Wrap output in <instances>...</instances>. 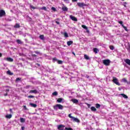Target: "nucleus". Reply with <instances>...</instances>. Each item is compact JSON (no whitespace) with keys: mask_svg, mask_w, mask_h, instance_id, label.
<instances>
[{"mask_svg":"<svg viewBox=\"0 0 130 130\" xmlns=\"http://www.w3.org/2000/svg\"><path fill=\"white\" fill-rule=\"evenodd\" d=\"M57 128L58 130H73V128H71V127H66L64 128V125H62V124H60L59 125H58L57 126Z\"/></svg>","mask_w":130,"mask_h":130,"instance_id":"f257e3e1","label":"nucleus"},{"mask_svg":"<svg viewBox=\"0 0 130 130\" xmlns=\"http://www.w3.org/2000/svg\"><path fill=\"white\" fill-rule=\"evenodd\" d=\"M53 109H54V110H57V109L62 110V109H63V106L60 104H56V105L53 106Z\"/></svg>","mask_w":130,"mask_h":130,"instance_id":"f03ea898","label":"nucleus"},{"mask_svg":"<svg viewBox=\"0 0 130 130\" xmlns=\"http://www.w3.org/2000/svg\"><path fill=\"white\" fill-rule=\"evenodd\" d=\"M113 82L114 83V84H116V85H117V86H120V83L119 82H118V79L116 78L115 77H113Z\"/></svg>","mask_w":130,"mask_h":130,"instance_id":"7ed1b4c3","label":"nucleus"},{"mask_svg":"<svg viewBox=\"0 0 130 130\" xmlns=\"http://www.w3.org/2000/svg\"><path fill=\"white\" fill-rule=\"evenodd\" d=\"M103 63H104L105 66H110V60L109 59L103 60Z\"/></svg>","mask_w":130,"mask_h":130,"instance_id":"20e7f679","label":"nucleus"},{"mask_svg":"<svg viewBox=\"0 0 130 130\" xmlns=\"http://www.w3.org/2000/svg\"><path fill=\"white\" fill-rule=\"evenodd\" d=\"M4 16H6V12L3 10H0V17H4Z\"/></svg>","mask_w":130,"mask_h":130,"instance_id":"39448f33","label":"nucleus"},{"mask_svg":"<svg viewBox=\"0 0 130 130\" xmlns=\"http://www.w3.org/2000/svg\"><path fill=\"white\" fill-rule=\"evenodd\" d=\"M70 19H71V20H72V21H74L75 22H78V19L76 17L73 16V15H70Z\"/></svg>","mask_w":130,"mask_h":130,"instance_id":"423d86ee","label":"nucleus"},{"mask_svg":"<svg viewBox=\"0 0 130 130\" xmlns=\"http://www.w3.org/2000/svg\"><path fill=\"white\" fill-rule=\"evenodd\" d=\"M4 59H5V60H7V61H9L10 62H12V61H14V59H13L11 57L5 58Z\"/></svg>","mask_w":130,"mask_h":130,"instance_id":"0eeeda50","label":"nucleus"},{"mask_svg":"<svg viewBox=\"0 0 130 130\" xmlns=\"http://www.w3.org/2000/svg\"><path fill=\"white\" fill-rule=\"evenodd\" d=\"M77 6H78V7H80V8H82V7H85L86 4H85V3H78Z\"/></svg>","mask_w":130,"mask_h":130,"instance_id":"6e6552de","label":"nucleus"},{"mask_svg":"<svg viewBox=\"0 0 130 130\" xmlns=\"http://www.w3.org/2000/svg\"><path fill=\"white\" fill-rule=\"evenodd\" d=\"M29 93L30 94H31L32 93H33L34 94H37V93H38V91H37V90H36V89L31 90L29 91Z\"/></svg>","mask_w":130,"mask_h":130,"instance_id":"1a4fd4ad","label":"nucleus"},{"mask_svg":"<svg viewBox=\"0 0 130 130\" xmlns=\"http://www.w3.org/2000/svg\"><path fill=\"white\" fill-rule=\"evenodd\" d=\"M29 105L31 106V107H34V108H36V107H37V104H33V103H30Z\"/></svg>","mask_w":130,"mask_h":130,"instance_id":"9d476101","label":"nucleus"},{"mask_svg":"<svg viewBox=\"0 0 130 130\" xmlns=\"http://www.w3.org/2000/svg\"><path fill=\"white\" fill-rule=\"evenodd\" d=\"M72 119L73 120V121H75V122H80V120L75 117H73Z\"/></svg>","mask_w":130,"mask_h":130,"instance_id":"9b49d317","label":"nucleus"},{"mask_svg":"<svg viewBox=\"0 0 130 130\" xmlns=\"http://www.w3.org/2000/svg\"><path fill=\"white\" fill-rule=\"evenodd\" d=\"M72 102H73V103H75V104L79 103V101L77 99H72Z\"/></svg>","mask_w":130,"mask_h":130,"instance_id":"f8f14e48","label":"nucleus"},{"mask_svg":"<svg viewBox=\"0 0 130 130\" xmlns=\"http://www.w3.org/2000/svg\"><path fill=\"white\" fill-rule=\"evenodd\" d=\"M120 95L121 96H122V97L123 98H124L125 99H127V98H128V96H127V95H126V94H125L124 93H121L120 94Z\"/></svg>","mask_w":130,"mask_h":130,"instance_id":"ddd939ff","label":"nucleus"},{"mask_svg":"<svg viewBox=\"0 0 130 130\" xmlns=\"http://www.w3.org/2000/svg\"><path fill=\"white\" fill-rule=\"evenodd\" d=\"M73 43H74L73 41H69L67 42V45H68V46H70V45H72V44H73Z\"/></svg>","mask_w":130,"mask_h":130,"instance_id":"4468645a","label":"nucleus"},{"mask_svg":"<svg viewBox=\"0 0 130 130\" xmlns=\"http://www.w3.org/2000/svg\"><path fill=\"white\" fill-rule=\"evenodd\" d=\"M125 62L127 63L128 66H130V60L129 59H126L124 60Z\"/></svg>","mask_w":130,"mask_h":130,"instance_id":"2eb2a0df","label":"nucleus"},{"mask_svg":"<svg viewBox=\"0 0 130 130\" xmlns=\"http://www.w3.org/2000/svg\"><path fill=\"white\" fill-rule=\"evenodd\" d=\"M62 10L63 12H68V8L67 7H62Z\"/></svg>","mask_w":130,"mask_h":130,"instance_id":"dca6fc26","label":"nucleus"},{"mask_svg":"<svg viewBox=\"0 0 130 130\" xmlns=\"http://www.w3.org/2000/svg\"><path fill=\"white\" fill-rule=\"evenodd\" d=\"M84 57L85 59H87V60L90 59V57L87 54H84Z\"/></svg>","mask_w":130,"mask_h":130,"instance_id":"f3484780","label":"nucleus"},{"mask_svg":"<svg viewBox=\"0 0 130 130\" xmlns=\"http://www.w3.org/2000/svg\"><path fill=\"white\" fill-rule=\"evenodd\" d=\"M7 75H9L10 76H13V75H14V73L11 72V71L10 70L8 71L7 72Z\"/></svg>","mask_w":130,"mask_h":130,"instance_id":"a211bd4d","label":"nucleus"},{"mask_svg":"<svg viewBox=\"0 0 130 130\" xmlns=\"http://www.w3.org/2000/svg\"><path fill=\"white\" fill-rule=\"evenodd\" d=\"M5 117L6 118H9L10 119V118H12V114L6 115Z\"/></svg>","mask_w":130,"mask_h":130,"instance_id":"6ab92c4d","label":"nucleus"},{"mask_svg":"<svg viewBox=\"0 0 130 130\" xmlns=\"http://www.w3.org/2000/svg\"><path fill=\"white\" fill-rule=\"evenodd\" d=\"M57 102H58V103H61V102H62V98H58L57 100Z\"/></svg>","mask_w":130,"mask_h":130,"instance_id":"aec40b11","label":"nucleus"},{"mask_svg":"<svg viewBox=\"0 0 130 130\" xmlns=\"http://www.w3.org/2000/svg\"><path fill=\"white\" fill-rule=\"evenodd\" d=\"M90 109L91 110V111H96L97 109H96V108H95V107H91L90 108Z\"/></svg>","mask_w":130,"mask_h":130,"instance_id":"412c9836","label":"nucleus"},{"mask_svg":"<svg viewBox=\"0 0 130 130\" xmlns=\"http://www.w3.org/2000/svg\"><path fill=\"white\" fill-rule=\"evenodd\" d=\"M99 52V50L96 48L93 49V52H95V53H98Z\"/></svg>","mask_w":130,"mask_h":130,"instance_id":"4be33fe9","label":"nucleus"},{"mask_svg":"<svg viewBox=\"0 0 130 130\" xmlns=\"http://www.w3.org/2000/svg\"><path fill=\"white\" fill-rule=\"evenodd\" d=\"M81 27L82 28H83V29H85V30H88V27L85 25H82Z\"/></svg>","mask_w":130,"mask_h":130,"instance_id":"5701e85b","label":"nucleus"},{"mask_svg":"<svg viewBox=\"0 0 130 130\" xmlns=\"http://www.w3.org/2000/svg\"><path fill=\"white\" fill-rule=\"evenodd\" d=\"M39 37H40V39H41V40H44L45 39L44 35H40Z\"/></svg>","mask_w":130,"mask_h":130,"instance_id":"b1692460","label":"nucleus"},{"mask_svg":"<svg viewBox=\"0 0 130 130\" xmlns=\"http://www.w3.org/2000/svg\"><path fill=\"white\" fill-rule=\"evenodd\" d=\"M25 120L24 118H20V122L24 123L25 122Z\"/></svg>","mask_w":130,"mask_h":130,"instance_id":"393cba45","label":"nucleus"},{"mask_svg":"<svg viewBox=\"0 0 130 130\" xmlns=\"http://www.w3.org/2000/svg\"><path fill=\"white\" fill-rule=\"evenodd\" d=\"M95 107H96V108H100V107H101V105H100V104H96V105H95Z\"/></svg>","mask_w":130,"mask_h":130,"instance_id":"a878e982","label":"nucleus"},{"mask_svg":"<svg viewBox=\"0 0 130 130\" xmlns=\"http://www.w3.org/2000/svg\"><path fill=\"white\" fill-rule=\"evenodd\" d=\"M122 27H123L125 31H127V27H126V26H124L123 24H122Z\"/></svg>","mask_w":130,"mask_h":130,"instance_id":"bb28decb","label":"nucleus"},{"mask_svg":"<svg viewBox=\"0 0 130 130\" xmlns=\"http://www.w3.org/2000/svg\"><path fill=\"white\" fill-rule=\"evenodd\" d=\"M14 27L15 28H20V24L18 23H16Z\"/></svg>","mask_w":130,"mask_h":130,"instance_id":"cd10ccee","label":"nucleus"},{"mask_svg":"<svg viewBox=\"0 0 130 130\" xmlns=\"http://www.w3.org/2000/svg\"><path fill=\"white\" fill-rule=\"evenodd\" d=\"M109 48L110 49H111V50H114V46L111 45L109 46Z\"/></svg>","mask_w":130,"mask_h":130,"instance_id":"c85d7f7f","label":"nucleus"},{"mask_svg":"<svg viewBox=\"0 0 130 130\" xmlns=\"http://www.w3.org/2000/svg\"><path fill=\"white\" fill-rule=\"evenodd\" d=\"M30 9H32V10H36V9H37V8H36L32 5H30Z\"/></svg>","mask_w":130,"mask_h":130,"instance_id":"c756f323","label":"nucleus"},{"mask_svg":"<svg viewBox=\"0 0 130 130\" xmlns=\"http://www.w3.org/2000/svg\"><path fill=\"white\" fill-rule=\"evenodd\" d=\"M16 42L18 43V44H22V42L20 40H17Z\"/></svg>","mask_w":130,"mask_h":130,"instance_id":"7c9ffc66","label":"nucleus"},{"mask_svg":"<svg viewBox=\"0 0 130 130\" xmlns=\"http://www.w3.org/2000/svg\"><path fill=\"white\" fill-rule=\"evenodd\" d=\"M64 37L66 38L69 37V35L67 32H64Z\"/></svg>","mask_w":130,"mask_h":130,"instance_id":"2f4dec72","label":"nucleus"},{"mask_svg":"<svg viewBox=\"0 0 130 130\" xmlns=\"http://www.w3.org/2000/svg\"><path fill=\"white\" fill-rule=\"evenodd\" d=\"M52 95H53L54 96H57V95H58L57 92H56V91L52 93Z\"/></svg>","mask_w":130,"mask_h":130,"instance_id":"473e14b6","label":"nucleus"},{"mask_svg":"<svg viewBox=\"0 0 130 130\" xmlns=\"http://www.w3.org/2000/svg\"><path fill=\"white\" fill-rule=\"evenodd\" d=\"M41 10H44V11H47V9L46 7H43L42 8L40 9Z\"/></svg>","mask_w":130,"mask_h":130,"instance_id":"72a5a7b5","label":"nucleus"},{"mask_svg":"<svg viewBox=\"0 0 130 130\" xmlns=\"http://www.w3.org/2000/svg\"><path fill=\"white\" fill-rule=\"evenodd\" d=\"M57 63H58V64H62V61L60 60H58L57 61Z\"/></svg>","mask_w":130,"mask_h":130,"instance_id":"f704fd0d","label":"nucleus"},{"mask_svg":"<svg viewBox=\"0 0 130 130\" xmlns=\"http://www.w3.org/2000/svg\"><path fill=\"white\" fill-rule=\"evenodd\" d=\"M122 81H123V82H124V83H127V80H126V78H123Z\"/></svg>","mask_w":130,"mask_h":130,"instance_id":"c9c22d12","label":"nucleus"},{"mask_svg":"<svg viewBox=\"0 0 130 130\" xmlns=\"http://www.w3.org/2000/svg\"><path fill=\"white\" fill-rule=\"evenodd\" d=\"M68 116L70 118H71L72 119L73 118L74 116H72V114H69L68 115Z\"/></svg>","mask_w":130,"mask_h":130,"instance_id":"e433bc0d","label":"nucleus"},{"mask_svg":"<svg viewBox=\"0 0 130 130\" xmlns=\"http://www.w3.org/2000/svg\"><path fill=\"white\" fill-rule=\"evenodd\" d=\"M51 10H52V11H53L54 12H56V9H55V8H54V7H52Z\"/></svg>","mask_w":130,"mask_h":130,"instance_id":"4c0bfd02","label":"nucleus"},{"mask_svg":"<svg viewBox=\"0 0 130 130\" xmlns=\"http://www.w3.org/2000/svg\"><path fill=\"white\" fill-rule=\"evenodd\" d=\"M119 24H120V25H121V26H122V25H123V22H122V21H118Z\"/></svg>","mask_w":130,"mask_h":130,"instance_id":"58836bf2","label":"nucleus"},{"mask_svg":"<svg viewBox=\"0 0 130 130\" xmlns=\"http://www.w3.org/2000/svg\"><path fill=\"white\" fill-rule=\"evenodd\" d=\"M28 98H34V95H28L27 96Z\"/></svg>","mask_w":130,"mask_h":130,"instance_id":"ea45409f","label":"nucleus"},{"mask_svg":"<svg viewBox=\"0 0 130 130\" xmlns=\"http://www.w3.org/2000/svg\"><path fill=\"white\" fill-rule=\"evenodd\" d=\"M20 80H21V78H16V81L17 82H18V81H20Z\"/></svg>","mask_w":130,"mask_h":130,"instance_id":"a19ab883","label":"nucleus"},{"mask_svg":"<svg viewBox=\"0 0 130 130\" xmlns=\"http://www.w3.org/2000/svg\"><path fill=\"white\" fill-rule=\"evenodd\" d=\"M35 53H36V54H39V53H40V52H39V51H35Z\"/></svg>","mask_w":130,"mask_h":130,"instance_id":"79ce46f5","label":"nucleus"},{"mask_svg":"<svg viewBox=\"0 0 130 130\" xmlns=\"http://www.w3.org/2000/svg\"><path fill=\"white\" fill-rule=\"evenodd\" d=\"M23 108L24 109H25V110H27V107H26V106H23Z\"/></svg>","mask_w":130,"mask_h":130,"instance_id":"37998d69","label":"nucleus"},{"mask_svg":"<svg viewBox=\"0 0 130 130\" xmlns=\"http://www.w3.org/2000/svg\"><path fill=\"white\" fill-rule=\"evenodd\" d=\"M31 55H32V56H34V57H36V56H37V55H36V54H32Z\"/></svg>","mask_w":130,"mask_h":130,"instance_id":"c03bdc74","label":"nucleus"},{"mask_svg":"<svg viewBox=\"0 0 130 130\" xmlns=\"http://www.w3.org/2000/svg\"><path fill=\"white\" fill-rule=\"evenodd\" d=\"M53 60H55V61H56L57 59H56V58H53Z\"/></svg>","mask_w":130,"mask_h":130,"instance_id":"a18cd8bd","label":"nucleus"},{"mask_svg":"<svg viewBox=\"0 0 130 130\" xmlns=\"http://www.w3.org/2000/svg\"><path fill=\"white\" fill-rule=\"evenodd\" d=\"M25 129V127L22 126L21 127V130H24Z\"/></svg>","mask_w":130,"mask_h":130,"instance_id":"49530a36","label":"nucleus"},{"mask_svg":"<svg viewBox=\"0 0 130 130\" xmlns=\"http://www.w3.org/2000/svg\"><path fill=\"white\" fill-rule=\"evenodd\" d=\"M65 3H69V0H63Z\"/></svg>","mask_w":130,"mask_h":130,"instance_id":"de8ad7c7","label":"nucleus"},{"mask_svg":"<svg viewBox=\"0 0 130 130\" xmlns=\"http://www.w3.org/2000/svg\"><path fill=\"white\" fill-rule=\"evenodd\" d=\"M55 23H56L57 25H59V24H60L59 22H58V21H55Z\"/></svg>","mask_w":130,"mask_h":130,"instance_id":"09e8293b","label":"nucleus"},{"mask_svg":"<svg viewBox=\"0 0 130 130\" xmlns=\"http://www.w3.org/2000/svg\"><path fill=\"white\" fill-rule=\"evenodd\" d=\"M6 91L7 92H10V89H7Z\"/></svg>","mask_w":130,"mask_h":130,"instance_id":"8fccbe9b","label":"nucleus"},{"mask_svg":"<svg viewBox=\"0 0 130 130\" xmlns=\"http://www.w3.org/2000/svg\"><path fill=\"white\" fill-rule=\"evenodd\" d=\"M72 54H74V55L76 56V54L75 53V52H72Z\"/></svg>","mask_w":130,"mask_h":130,"instance_id":"3c124183","label":"nucleus"},{"mask_svg":"<svg viewBox=\"0 0 130 130\" xmlns=\"http://www.w3.org/2000/svg\"><path fill=\"white\" fill-rule=\"evenodd\" d=\"M3 56V54L2 53H0V57H2Z\"/></svg>","mask_w":130,"mask_h":130,"instance_id":"603ef678","label":"nucleus"},{"mask_svg":"<svg viewBox=\"0 0 130 130\" xmlns=\"http://www.w3.org/2000/svg\"><path fill=\"white\" fill-rule=\"evenodd\" d=\"M4 96H8V93L4 94Z\"/></svg>","mask_w":130,"mask_h":130,"instance_id":"864d4df0","label":"nucleus"},{"mask_svg":"<svg viewBox=\"0 0 130 130\" xmlns=\"http://www.w3.org/2000/svg\"><path fill=\"white\" fill-rule=\"evenodd\" d=\"M86 32H87V33H89V29H88V28H87V29H86Z\"/></svg>","mask_w":130,"mask_h":130,"instance_id":"5fc2aeb1","label":"nucleus"},{"mask_svg":"<svg viewBox=\"0 0 130 130\" xmlns=\"http://www.w3.org/2000/svg\"><path fill=\"white\" fill-rule=\"evenodd\" d=\"M10 112H12L13 110H12V109H10Z\"/></svg>","mask_w":130,"mask_h":130,"instance_id":"6e6d98bb","label":"nucleus"},{"mask_svg":"<svg viewBox=\"0 0 130 130\" xmlns=\"http://www.w3.org/2000/svg\"><path fill=\"white\" fill-rule=\"evenodd\" d=\"M77 1L78 0H72V2H77Z\"/></svg>","mask_w":130,"mask_h":130,"instance_id":"4d7b16f0","label":"nucleus"},{"mask_svg":"<svg viewBox=\"0 0 130 130\" xmlns=\"http://www.w3.org/2000/svg\"><path fill=\"white\" fill-rule=\"evenodd\" d=\"M29 87H30V86H29V85H28V86H26V88H29Z\"/></svg>","mask_w":130,"mask_h":130,"instance_id":"13d9d810","label":"nucleus"},{"mask_svg":"<svg viewBox=\"0 0 130 130\" xmlns=\"http://www.w3.org/2000/svg\"><path fill=\"white\" fill-rule=\"evenodd\" d=\"M6 88H10V87H9V86H7V87H6Z\"/></svg>","mask_w":130,"mask_h":130,"instance_id":"bf43d9fd","label":"nucleus"},{"mask_svg":"<svg viewBox=\"0 0 130 130\" xmlns=\"http://www.w3.org/2000/svg\"><path fill=\"white\" fill-rule=\"evenodd\" d=\"M121 1H124V0H121Z\"/></svg>","mask_w":130,"mask_h":130,"instance_id":"052dcab7","label":"nucleus"}]
</instances>
